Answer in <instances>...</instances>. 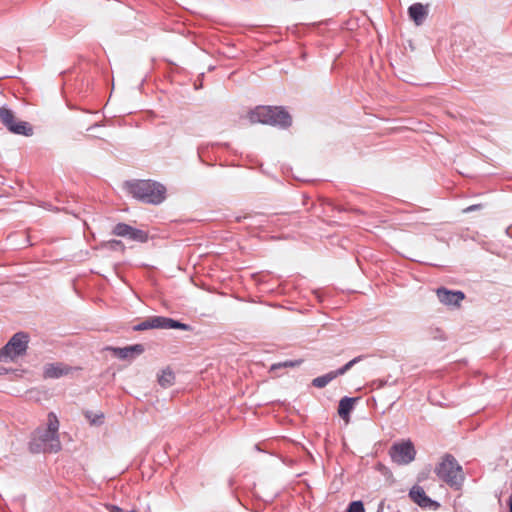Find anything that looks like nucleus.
I'll use <instances>...</instances> for the list:
<instances>
[{
    "instance_id": "8",
    "label": "nucleus",
    "mask_w": 512,
    "mask_h": 512,
    "mask_svg": "<svg viewBox=\"0 0 512 512\" xmlns=\"http://www.w3.org/2000/svg\"><path fill=\"white\" fill-rule=\"evenodd\" d=\"M389 453L393 462L399 465H406L412 462L416 455L414 446L410 441L394 444L390 448Z\"/></svg>"
},
{
    "instance_id": "5",
    "label": "nucleus",
    "mask_w": 512,
    "mask_h": 512,
    "mask_svg": "<svg viewBox=\"0 0 512 512\" xmlns=\"http://www.w3.org/2000/svg\"><path fill=\"white\" fill-rule=\"evenodd\" d=\"M29 337L24 332L16 333L8 343L0 350V361L14 360L25 354L28 347Z\"/></svg>"
},
{
    "instance_id": "10",
    "label": "nucleus",
    "mask_w": 512,
    "mask_h": 512,
    "mask_svg": "<svg viewBox=\"0 0 512 512\" xmlns=\"http://www.w3.org/2000/svg\"><path fill=\"white\" fill-rule=\"evenodd\" d=\"M362 359V356L355 357L348 363H346L343 367L336 371H331L323 376H319L313 379L312 384L317 388L325 387L330 381L335 379L336 377L345 374L348 370H350L356 363H358Z\"/></svg>"
},
{
    "instance_id": "3",
    "label": "nucleus",
    "mask_w": 512,
    "mask_h": 512,
    "mask_svg": "<svg viewBox=\"0 0 512 512\" xmlns=\"http://www.w3.org/2000/svg\"><path fill=\"white\" fill-rule=\"evenodd\" d=\"M252 124L280 125L287 127L291 124V116L281 107L258 106L248 114Z\"/></svg>"
},
{
    "instance_id": "11",
    "label": "nucleus",
    "mask_w": 512,
    "mask_h": 512,
    "mask_svg": "<svg viewBox=\"0 0 512 512\" xmlns=\"http://www.w3.org/2000/svg\"><path fill=\"white\" fill-rule=\"evenodd\" d=\"M71 368L61 363L48 364L44 368V378H59L69 374Z\"/></svg>"
},
{
    "instance_id": "7",
    "label": "nucleus",
    "mask_w": 512,
    "mask_h": 512,
    "mask_svg": "<svg viewBox=\"0 0 512 512\" xmlns=\"http://www.w3.org/2000/svg\"><path fill=\"white\" fill-rule=\"evenodd\" d=\"M0 120L11 133L25 136H30L33 133L32 127L27 122L17 121L14 113L8 108H0Z\"/></svg>"
},
{
    "instance_id": "2",
    "label": "nucleus",
    "mask_w": 512,
    "mask_h": 512,
    "mask_svg": "<svg viewBox=\"0 0 512 512\" xmlns=\"http://www.w3.org/2000/svg\"><path fill=\"white\" fill-rule=\"evenodd\" d=\"M127 191L145 203L159 204L165 198V188L151 180H134L126 183Z\"/></svg>"
},
{
    "instance_id": "19",
    "label": "nucleus",
    "mask_w": 512,
    "mask_h": 512,
    "mask_svg": "<svg viewBox=\"0 0 512 512\" xmlns=\"http://www.w3.org/2000/svg\"><path fill=\"white\" fill-rule=\"evenodd\" d=\"M85 417L88 419L90 424L92 425H100L103 423L104 414L103 413H96L94 414L91 411L85 412Z\"/></svg>"
},
{
    "instance_id": "9",
    "label": "nucleus",
    "mask_w": 512,
    "mask_h": 512,
    "mask_svg": "<svg viewBox=\"0 0 512 512\" xmlns=\"http://www.w3.org/2000/svg\"><path fill=\"white\" fill-rule=\"evenodd\" d=\"M436 295L443 305L452 308H460L461 302L465 299V294L462 291H452L445 287L436 289Z\"/></svg>"
},
{
    "instance_id": "14",
    "label": "nucleus",
    "mask_w": 512,
    "mask_h": 512,
    "mask_svg": "<svg viewBox=\"0 0 512 512\" xmlns=\"http://www.w3.org/2000/svg\"><path fill=\"white\" fill-rule=\"evenodd\" d=\"M356 401L357 398L344 397L339 402L338 414L346 423L349 421L350 412L353 410Z\"/></svg>"
},
{
    "instance_id": "24",
    "label": "nucleus",
    "mask_w": 512,
    "mask_h": 512,
    "mask_svg": "<svg viewBox=\"0 0 512 512\" xmlns=\"http://www.w3.org/2000/svg\"><path fill=\"white\" fill-rule=\"evenodd\" d=\"M112 243H115V244H121L120 241H113Z\"/></svg>"
},
{
    "instance_id": "4",
    "label": "nucleus",
    "mask_w": 512,
    "mask_h": 512,
    "mask_svg": "<svg viewBox=\"0 0 512 512\" xmlns=\"http://www.w3.org/2000/svg\"><path fill=\"white\" fill-rule=\"evenodd\" d=\"M436 475L449 486L459 489L465 479L461 465L450 454H446L435 469Z\"/></svg>"
},
{
    "instance_id": "20",
    "label": "nucleus",
    "mask_w": 512,
    "mask_h": 512,
    "mask_svg": "<svg viewBox=\"0 0 512 512\" xmlns=\"http://www.w3.org/2000/svg\"><path fill=\"white\" fill-rule=\"evenodd\" d=\"M132 240L145 242L147 240V234L142 230L131 228L130 235L128 236Z\"/></svg>"
},
{
    "instance_id": "12",
    "label": "nucleus",
    "mask_w": 512,
    "mask_h": 512,
    "mask_svg": "<svg viewBox=\"0 0 512 512\" xmlns=\"http://www.w3.org/2000/svg\"><path fill=\"white\" fill-rule=\"evenodd\" d=\"M410 498L421 507H431L434 502L426 495L423 488L414 486L409 492Z\"/></svg>"
},
{
    "instance_id": "23",
    "label": "nucleus",
    "mask_w": 512,
    "mask_h": 512,
    "mask_svg": "<svg viewBox=\"0 0 512 512\" xmlns=\"http://www.w3.org/2000/svg\"><path fill=\"white\" fill-rule=\"evenodd\" d=\"M508 505H509L510 512H512V494L509 497Z\"/></svg>"
},
{
    "instance_id": "16",
    "label": "nucleus",
    "mask_w": 512,
    "mask_h": 512,
    "mask_svg": "<svg viewBox=\"0 0 512 512\" xmlns=\"http://www.w3.org/2000/svg\"><path fill=\"white\" fill-rule=\"evenodd\" d=\"M175 375L170 368H166L158 375V383L163 388H168L174 384Z\"/></svg>"
},
{
    "instance_id": "22",
    "label": "nucleus",
    "mask_w": 512,
    "mask_h": 512,
    "mask_svg": "<svg viewBox=\"0 0 512 512\" xmlns=\"http://www.w3.org/2000/svg\"><path fill=\"white\" fill-rule=\"evenodd\" d=\"M481 208H482L481 204H475V205L468 206L467 208H465L463 210V212L464 213H468V212H472V211H475V210H479Z\"/></svg>"
},
{
    "instance_id": "13",
    "label": "nucleus",
    "mask_w": 512,
    "mask_h": 512,
    "mask_svg": "<svg viewBox=\"0 0 512 512\" xmlns=\"http://www.w3.org/2000/svg\"><path fill=\"white\" fill-rule=\"evenodd\" d=\"M408 13L416 25H421L428 14V10L421 3H415L409 7Z\"/></svg>"
},
{
    "instance_id": "18",
    "label": "nucleus",
    "mask_w": 512,
    "mask_h": 512,
    "mask_svg": "<svg viewBox=\"0 0 512 512\" xmlns=\"http://www.w3.org/2000/svg\"><path fill=\"white\" fill-rule=\"evenodd\" d=\"M131 228L132 227L127 224L119 223L114 227L113 233L117 236L128 237L130 235Z\"/></svg>"
},
{
    "instance_id": "6",
    "label": "nucleus",
    "mask_w": 512,
    "mask_h": 512,
    "mask_svg": "<svg viewBox=\"0 0 512 512\" xmlns=\"http://www.w3.org/2000/svg\"><path fill=\"white\" fill-rule=\"evenodd\" d=\"M135 331L148 329H181L189 331L191 327L174 319L163 316H152L133 327Z\"/></svg>"
},
{
    "instance_id": "21",
    "label": "nucleus",
    "mask_w": 512,
    "mask_h": 512,
    "mask_svg": "<svg viewBox=\"0 0 512 512\" xmlns=\"http://www.w3.org/2000/svg\"><path fill=\"white\" fill-rule=\"evenodd\" d=\"M347 512H365L364 504L362 501H353L349 504Z\"/></svg>"
},
{
    "instance_id": "17",
    "label": "nucleus",
    "mask_w": 512,
    "mask_h": 512,
    "mask_svg": "<svg viewBox=\"0 0 512 512\" xmlns=\"http://www.w3.org/2000/svg\"><path fill=\"white\" fill-rule=\"evenodd\" d=\"M303 363L302 359L299 360H287L284 362L276 363L271 366V371L279 369V368H293L301 365Z\"/></svg>"
},
{
    "instance_id": "1",
    "label": "nucleus",
    "mask_w": 512,
    "mask_h": 512,
    "mask_svg": "<svg viewBox=\"0 0 512 512\" xmlns=\"http://www.w3.org/2000/svg\"><path fill=\"white\" fill-rule=\"evenodd\" d=\"M59 420L55 413L50 412L47 418V427L38 429L30 444L32 452L56 453L61 449L59 439Z\"/></svg>"
},
{
    "instance_id": "15",
    "label": "nucleus",
    "mask_w": 512,
    "mask_h": 512,
    "mask_svg": "<svg viewBox=\"0 0 512 512\" xmlns=\"http://www.w3.org/2000/svg\"><path fill=\"white\" fill-rule=\"evenodd\" d=\"M144 352V347L141 344H136L132 346H127L124 348H115L114 353L117 357L121 359H126L129 357H132L134 353L136 354H142Z\"/></svg>"
}]
</instances>
